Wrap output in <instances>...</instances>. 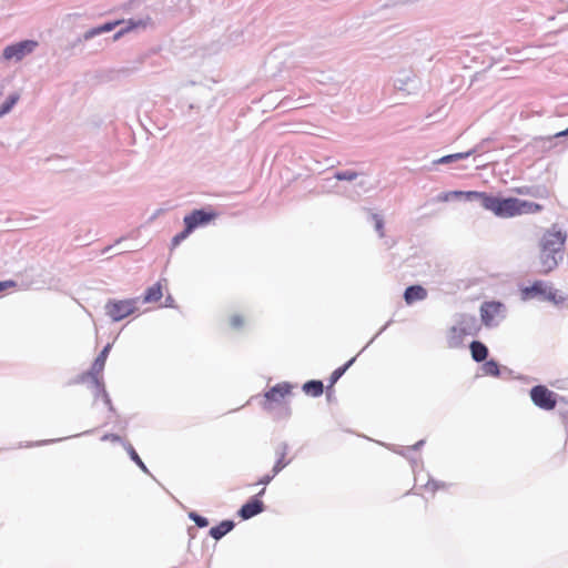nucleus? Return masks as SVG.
I'll list each match as a JSON object with an SVG mask.
<instances>
[{
	"label": "nucleus",
	"mask_w": 568,
	"mask_h": 568,
	"mask_svg": "<svg viewBox=\"0 0 568 568\" xmlns=\"http://www.w3.org/2000/svg\"><path fill=\"white\" fill-rule=\"evenodd\" d=\"M486 210L498 217L509 219L524 214H535L542 210L538 203L517 197H498L490 194Z\"/></svg>",
	"instance_id": "obj_1"
},
{
	"label": "nucleus",
	"mask_w": 568,
	"mask_h": 568,
	"mask_svg": "<svg viewBox=\"0 0 568 568\" xmlns=\"http://www.w3.org/2000/svg\"><path fill=\"white\" fill-rule=\"evenodd\" d=\"M229 323L232 328L239 329V328L243 327V325L245 323V318L241 314H234L230 317Z\"/></svg>",
	"instance_id": "obj_26"
},
{
	"label": "nucleus",
	"mask_w": 568,
	"mask_h": 568,
	"mask_svg": "<svg viewBox=\"0 0 568 568\" xmlns=\"http://www.w3.org/2000/svg\"><path fill=\"white\" fill-rule=\"evenodd\" d=\"M110 348H111V346L106 345L101 351V353L98 355V357L95 358V361H94V363L92 365V368H91L92 374L99 375V374L102 373V371L104 369V366H105V362H106Z\"/></svg>",
	"instance_id": "obj_20"
},
{
	"label": "nucleus",
	"mask_w": 568,
	"mask_h": 568,
	"mask_svg": "<svg viewBox=\"0 0 568 568\" xmlns=\"http://www.w3.org/2000/svg\"><path fill=\"white\" fill-rule=\"evenodd\" d=\"M125 449L129 454V456L131 457V459L144 471V473H148V468L145 466V464L142 462V459L140 458V456L138 455V453L135 452V449L133 448V446L131 444H126L125 446Z\"/></svg>",
	"instance_id": "obj_22"
},
{
	"label": "nucleus",
	"mask_w": 568,
	"mask_h": 568,
	"mask_svg": "<svg viewBox=\"0 0 568 568\" xmlns=\"http://www.w3.org/2000/svg\"><path fill=\"white\" fill-rule=\"evenodd\" d=\"M427 297V291L420 285H412L405 290L404 300L406 304L410 305L417 301H423Z\"/></svg>",
	"instance_id": "obj_13"
},
{
	"label": "nucleus",
	"mask_w": 568,
	"mask_h": 568,
	"mask_svg": "<svg viewBox=\"0 0 568 568\" xmlns=\"http://www.w3.org/2000/svg\"><path fill=\"white\" fill-rule=\"evenodd\" d=\"M466 335H467L466 328L460 327V326H453L448 334L449 346L453 348L458 347L463 343V339Z\"/></svg>",
	"instance_id": "obj_16"
},
{
	"label": "nucleus",
	"mask_w": 568,
	"mask_h": 568,
	"mask_svg": "<svg viewBox=\"0 0 568 568\" xmlns=\"http://www.w3.org/2000/svg\"><path fill=\"white\" fill-rule=\"evenodd\" d=\"M277 460L273 467L272 475H265L263 476L257 484L261 485H267L288 463L285 460L286 458V452L284 448H281L276 453Z\"/></svg>",
	"instance_id": "obj_11"
},
{
	"label": "nucleus",
	"mask_w": 568,
	"mask_h": 568,
	"mask_svg": "<svg viewBox=\"0 0 568 568\" xmlns=\"http://www.w3.org/2000/svg\"><path fill=\"white\" fill-rule=\"evenodd\" d=\"M136 311V300H112L105 305V312L113 321L119 322Z\"/></svg>",
	"instance_id": "obj_4"
},
{
	"label": "nucleus",
	"mask_w": 568,
	"mask_h": 568,
	"mask_svg": "<svg viewBox=\"0 0 568 568\" xmlns=\"http://www.w3.org/2000/svg\"><path fill=\"white\" fill-rule=\"evenodd\" d=\"M558 254L559 253L540 248V256H539L540 270H539V272L542 274H548L549 272L555 270L558 265V258H557Z\"/></svg>",
	"instance_id": "obj_10"
},
{
	"label": "nucleus",
	"mask_w": 568,
	"mask_h": 568,
	"mask_svg": "<svg viewBox=\"0 0 568 568\" xmlns=\"http://www.w3.org/2000/svg\"><path fill=\"white\" fill-rule=\"evenodd\" d=\"M452 197H456V196H455V191H453V192H446V193L440 194V195L438 196V200H439V201H444V202H446V201H449Z\"/></svg>",
	"instance_id": "obj_33"
},
{
	"label": "nucleus",
	"mask_w": 568,
	"mask_h": 568,
	"mask_svg": "<svg viewBox=\"0 0 568 568\" xmlns=\"http://www.w3.org/2000/svg\"><path fill=\"white\" fill-rule=\"evenodd\" d=\"M293 386L290 383L283 382L273 386L264 395L263 408L272 410L275 405L284 403L285 398L291 395Z\"/></svg>",
	"instance_id": "obj_5"
},
{
	"label": "nucleus",
	"mask_w": 568,
	"mask_h": 568,
	"mask_svg": "<svg viewBox=\"0 0 568 568\" xmlns=\"http://www.w3.org/2000/svg\"><path fill=\"white\" fill-rule=\"evenodd\" d=\"M468 154L469 153H455V154H450V155H445L438 160V163H450L453 161L466 158V156H468Z\"/></svg>",
	"instance_id": "obj_28"
},
{
	"label": "nucleus",
	"mask_w": 568,
	"mask_h": 568,
	"mask_svg": "<svg viewBox=\"0 0 568 568\" xmlns=\"http://www.w3.org/2000/svg\"><path fill=\"white\" fill-rule=\"evenodd\" d=\"M16 286V282L13 281H3V282H0V292L7 290V288H10V287H14Z\"/></svg>",
	"instance_id": "obj_32"
},
{
	"label": "nucleus",
	"mask_w": 568,
	"mask_h": 568,
	"mask_svg": "<svg viewBox=\"0 0 568 568\" xmlns=\"http://www.w3.org/2000/svg\"><path fill=\"white\" fill-rule=\"evenodd\" d=\"M38 47L34 40H24L4 48L2 57L6 60H22Z\"/></svg>",
	"instance_id": "obj_7"
},
{
	"label": "nucleus",
	"mask_w": 568,
	"mask_h": 568,
	"mask_svg": "<svg viewBox=\"0 0 568 568\" xmlns=\"http://www.w3.org/2000/svg\"><path fill=\"white\" fill-rule=\"evenodd\" d=\"M357 173L355 171H344V172H337L335 174V178L339 181L346 180V181H353L357 178Z\"/></svg>",
	"instance_id": "obj_27"
},
{
	"label": "nucleus",
	"mask_w": 568,
	"mask_h": 568,
	"mask_svg": "<svg viewBox=\"0 0 568 568\" xmlns=\"http://www.w3.org/2000/svg\"><path fill=\"white\" fill-rule=\"evenodd\" d=\"M355 358L349 359L345 365L336 368L329 378L328 388L333 387L334 384L343 376V374L348 369V367L354 363Z\"/></svg>",
	"instance_id": "obj_21"
},
{
	"label": "nucleus",
	"mask_w": 568,
	"mask_h": 568,
	"mask_svg": "<svg viewBox=\"0 0 568 568\" xmlns=\"http://www.w3.org/2000/svg\"><path fill=\"white\" fill-rule=\"evenodd\" d=\"M303 392L312 397H318L324 392V385L321 381H308L303 385Z\"/></svg>",
	"instance_id": "obj_19"
},
{
	"label": "nucleus",
	"mask_w": 568,
	"mask_h": 568,
	"mask_svg": "<svg viewBox=\"0 0 568 568\" xmlns=\"http://www.w3.org/2000/svg\"><path fill=\"white\" fill-rule=\"evenodd\" d=\"M469 347L474 361L483 362L487 358L488 349L481 342L474 341Z\"/></svg>",
	"instance_id": "obj_18"
},
{
	"label": "nucleus",
	"mask_w": 568,
	"mask_h": 568,
	"mask_svg": "<svg viewBox=\"0 0 568 568\" xmlns=\"http://www.w3.org/2000/svg\"><path fill=\"white\" fill-rule=\"evenodd\" d=\"M515 191L518 194H530L528 187H525V186L524 187H516Z\"/></svg>",
	"instance_id": "obj_35"
},
{
	"label": "nucleus",
	"mask_w": 568,
	"mask_h": 568,
	"mask_svg": "<svg viewBox=\"0 0 568 568\" xmlns=\"http://www.w3.org/2000/svg\"><path fill=\"white\" fill-rule=\"evenodd\" d=\"M375 217V229L379 232V235L381 236H384V222L381 217H378L377 215L374 216Z\"/></svg>",
	"instance_id": "obj_31"
},
{
	"label": "nucleus",
	"mask_w": 568,
	"mask_h": 568,
	"mask_svg": "<svg viewBox=\"0 0 568 568\" xmlns=\"http://www.w3.org/2000/svg\"><path fill=\"white\" fill-rule=\"evenodd\" d=\"M447 485L445 483H439L437 480H428L425 485V489L432 494H435L439 489H445Z\"/></svg>",
	"instance_id": "obj_25"
},
{
	"label": "nucleus",
	"mask_w": 568,
	"mask_h": 568,
	"mask_svg": "<svg viewBox=\"0 0 568 568\" xmlns=\"http://www.w3.org/2000/svg\"><path fill=\"white\" fill-rule=\"evenodd\" d=\"M520 295L524 301L536 297H540L555 304H559L565 301L562 296L557 295V292L554 291L550 285L542 281H536L530 286L523 287L520 290Z\"/></svg>",
	"instance_id": "obj_3"
},
{
	"label": "nucleus",
	"mask_w": 568,
	"mask_h": 568,
	"mask_svg": "<svg viewBox=\"0 0 568 568\" xmlns=\"http://www.w3.org/2000/svg\"><path fill=\"white\" fill-rule=\"evenodd\" d=\"M483 371L486 375H489V376H498L500 373L499 366L495 361H487L483 365Z\"/></svg>",
	"instance_id": "obj_24"
},
{
	"label": "nucleus",
	"mask_w": 568,
	"mask_h": 568,
	"mask_svg": "<svg viewBox=\"0 0 568 568\" xmlns=\"http://www.w3.org/2000/svg\"><path fill=\"white\" fill-rule=\"evenodd\" d=\"M119 24V21L116 22H113V23H105L101 27H99L98 29H95L94 31H92V34H98V33H102V32H109L111 30L114 29L115 26Z\"/></svg>",
	"instance_id": "obj_30"
},
{
	"label": "nucleus",
	"mask_w": 568,
	"mask_h": 568,
	"mask_svg": "<svg viewBox=\"0 0 568 568\" xmlns=\"http://www.w3.org/2000/svg\"><path fill=\"white\" fill-rule=\"evenodd\" d=\"M19 94H11L8 100L0 106V116L8 113L19 100Z\"/></svg>",
	"instance_id": "obj_23"
},
{
	"label": "nucleus",
	"mask_w": 568,
	"mask_h": 568,
	"mask_svg": "<svg viewBox=\"0 0 568 568\" xmlns=\"http://www.w3.org/2000/svg\"><path fill=\"white\" fill-rule=\"evenodd\" d=\"M455 196H464L469 201L478 200L480 201L481 206L486 210V205L488 204V199L490 197V194L478 191H455Z\"/></svg>",
	"instance_id": "obj_14"
},
{
	"label": "nucleus",
	"mask_w": 568,
	"mask_h": 568,
	"mask_svg": "<svg viewBox=\"0 0 568 568\" xmlns=\"http://www.w3.org/2000/svg\"><path fill=\"white\" fill-rule=\"evenodd\" d=\"M530 398L537 407L545 410H551L557 405V394L544 385L534 386L530 389Z\"/></svg>",
	"instance_id": "obj_6"
},
{
	"label": "nucleus",
	"mask_w": 568,
	"mask_h": 568,
	"mask_svg": "<svg viewBox=\"0 0 568 568\" xmlns=\"http://www.w3.org/2000/svg\"><path fill=\"white\" fill-rule=\"evenodd\" d=\"M163 296V286L161 282L155 283L153 286L149 287L145 291L143 302L144 303H155L159 302Z\"/></svg>",
	"instance_id": "obj_17"
},
{
	"label": "nucleus",
	"mask_w": 568,
	"mask_h": 568,
	"mask_svg": "<svg viewBox=\"0 0 568 568\" xmlns=\"http://www.w3.org/2000/svg\"><path fill=\"white\" fill-rule=\"evenodd\" d=\"M505 307L500 302H485L480 307L481 321L486 326L498 323L504 317Z\"/></svg>",
	"instance_id": "obj_8"
},
{
	"label": "nucleus",
	"mask_w": 568,
	"mask_h": 568,
	"mask_svg": "<svg viewBox=\"0 0 568 568\" xmlns=\"http://www.w3.org/2000/svg\"><path fill=\"white\" fill-rule=\"evenodd\" d=\"M265 493V488H263L260 493H258V496L263 495Z\"/></svg>",
	"instance_id": "obj_38"
},
{
	"label": "nucleus",
	"mask_w": 568,
	"mask_h": 568,
	"mask_svg": "<svg viewBox=\"0 0 568 568\" xmlns=\"http://www.w3.org/2000/svg\"><path fill=\"white\" fill-rule=\"evenodd\" d=\"M566 135H568V128L566 130L560 131L555 134L556 138L566 136Z\"/></svg>",
	"instance_id": "obj_36"
},
{
	"label": "nucleus",
	"mask_w": 568,
	"mask_h": 568,
	"mask_svg": "<svg viewBox=\"0 0 568 568\" xmlns=\"http://www.w3.org/2000/svg\"><path fill=\"white\" fill-rule=\"evenodd\" d=\"M217 214L210 210H194L183 219L184 230L176 234L172 239V246L176 247L182 241H184L195 229L204 226L212 222Z\"/></svg>",
	"instance_id": "obj_2"
},
{
	"label": "nucleus",
	"mask_w": 568,
	"mask_h": 568,
	"mask_svg": "<svg viewBox=\"0 0 568 568\" xmlns=\"http://www.w3.org/2000/svg\"><path fill=\"white\" fill-rule=\"evenodd\" d=\"M234 527V523L232 520H223L219 525L212 527L210 529V536L215 540L221 539L227 532H230Z\"/></svg>",
	"instance_id": "obj_15"
},
{
	"label": "nucleus",
	"mask_w": 568,
	"mask_h": 568,
	"mask_svg": "<svg viewBox=\"0 0 568 568\" xmlns=\"http://www.w3.org/2000/svg\"><path fill=\"white\" fill-rule=\"evenodd\" d=\"M263 509L264 504L260 499L253 498L242 506V508L240 509V516L243 519H250L255 515L262 513Z\"/></svg>",
	"instance_id": "obj_12"
},
{
	"label": "nucleus",
	"mask_w": 568,
	"mask_h": 568,
	"mask_svg": "<svg viewBox=\"0 0 568 568\" xmlns=\"http://www.w3.org/2000/svg\"><path fill=\"white\" fill-rule=\"evenodd\" d=\"M189 516L199 527H206L209 525V520L196 513H190Z\"/></svg>",
	"instance_id": "obj_29"
},
{
	"label": "nucleus",
	"mask_w": 568,
	"mask_h": 568,
	"mask_svg": "<svg viewBox=\"0 0 568 568\" xmlns=\"http://www.w3.org/2000/svg\"><path fill=\"white\" fill-rule=\"evenodd\" d=\"M565 242L566 234L552 227L544 234L540 243V248L560 253L565 245Z\"/></svg>",
	"instance_id": "obj_9"
},
{
	"label": "nucleus",
	"mask_w": 568,
	"mask_h": 568,
	"mask_svg": "<svg viewBox=\"0 0 568 568\" xmlns=\"http://www.w3.org/2000/svg\"><path fill=\"white\" fill-rule=\"evenodd\" d=\"M121 34H122V32H118V33L114 36V39H118Z\"/></svg>",
	"instance_id": "obj_37"
},
{
	"label": "nucleus",
	"mask_w": 568,
	"mask_h": 568,
	"mask_svg": "<svg viewBox=\"0 0 568 568\" xmlns=\"http://www.w3.org/2000/svg\"><path fill=\"white\" fill-rule=\"evenodd\" d=\"M102 440L119 442L120 436H118L115 434H106L102 437Z\"/></svg>",
	"instance_id": "obj_34"
}]
</instances>
